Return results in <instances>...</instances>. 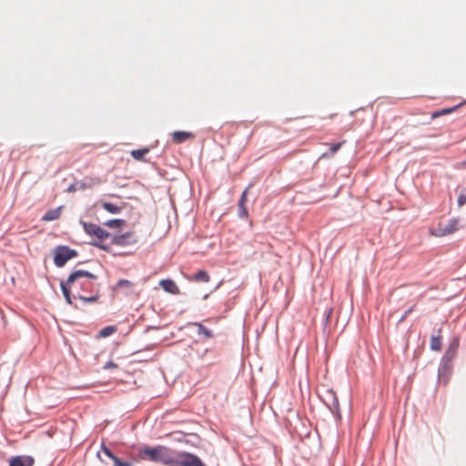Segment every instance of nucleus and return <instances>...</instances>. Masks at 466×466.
Instances as JSON below:
<instances>
[{
	"instance_id": "nucleus-4",
	"label": "nucleus",
	"mask_w": 466,
	"mask_h": 466,
	"mask_svg": "<svg viewBox=\"0 0 466 466\" xmlns=\"http://www.w3.org/2000/svg\"><path fill=\"white\" fill-rule=\"evenodd\" d=\"M460 220L456 218L446 221L441 220L434 228H431L430 233L435 237H445L453 234L460 228Z\"/></svg>"
},
{
	"instance_id": "nucleus-7",
	"label": "nucleus",
	"mask_w": 466,
	"mask_h": 466,
	"mask_svg": "<svg viewBox=\"0 0 466 466\" xmlns=\"http://www.w3.org/2000/svg\"><path fill=\"white\" fill-rule=\"evenodd\" d=\"M137 243V238L134 232H127L125 234L116 235L112 238V244L116 246L135 245Z\"/></svg>"
},
{
	"instance_id": "nucleus-25",
	"label": "nucleus",
	"mask_w": 466,
	"mask_h": 466,
	"mask_svg": "<svg viewBox=\"0 0 466 466\" xmlns=\"http://www.w3.org/2000/svg\"><path fill=\"white\" fill-rule=\"evenodd\" d=\"M466 204V188H463L458 196V206L462 207Z\"/></svg>"
},
{
	"instance_id": "nucleus-9",
	"label": "nucleus",
	"mask_w": 466,
	"mask_h": 466,
	"mask_svg": "<svg viewBox=\"0 0 466 466\" xmlns=\"http://www.w3.org/2000/svg\"><path fill=\"white\" fill-rule=\"evenodd\" d=\"M160 287L167 293L177 295L180 293L179 288L172 279H162L159 282Z\"/></svg>"
},
{
	"instance_id": "nucleus-15",
	"label": "nucleus",
	"mask_w": 466,
	"mask_h": 466,
	"mask_svg": "<svg viewBox=\"0 0 466 466\" xmlns=\"http://www.w3.org/2000/svg\"><path fill=\"white\" fill-rule=\"evenodd\" d=\"M461 106V104L457 105V106H452V107L444 108V109H441V110H440V111L434 112V113L431 115V117H432V118H437V117H439V116H444V115H447V114L452 113V112H454L456 109H458Z\"/></svg>"
},
{
	"instance_id": "nucleus-30",
	"label": "nucleus",
	"mask_w": 466,
	"mask_h": 466,
	"mask_svg": "<svg viewBox=\"0 0 466 466\" xmlns=\"http://www.w3.org/2000/svg\"><path fill=\"white\" fill-rule=\"evenodd\" d=\"M96 184H99V183H100V179H99V178H96Z\"/></svg>"
},
{
	"instance_id": "nucleus-26",
	"label": "nucleus",
	"mask_w": 466,
	"mask_h": 466,
	"mask_svg": "<svg viewBox=\"0 0 466 466\" xmlns=\"http://www.w3.org/2000/svg\"><path fill=\"white\" fill-rule=\"evenodd\" d=\"M113 461H114V466H132V462L121 461L117 457H115Z\"/></svg>"
},
{
	"instance_id": "nucleus-3",
	"label": "nucleus",
	"mask_w": 466,
	"mask_h": 466,
	"mask_svg": "<svg viewBox=\"0 0 466 466\" xmlns=\"http://www.w3.org/2000/svg\"><path fill=\"white\" fill-rule=\"evenodd\" d=\"M81 224L85 232L96 238V241L91 242V244L100 249L107 250V247L101 242L109 237V233L96 224L87 222H81Z\"/></svg>"
},
{
	"instance_id": "nucleus-5",
	"label": "nucleus",
	"mask_w": 466,
	"mask_h": 466,
	"mask_svg": "<svg viewBox=\"0 0 466 466\" xmlns=\"http://www.w3.org/2000/svg\"><path fill=\"white\" fill-rule=\"evenodd\" d=\"M173 466H205V464L193 453L176 451Z\"/></svg>"
},
{
	"instance_id": "nucleus-27",
	"label": "nucleus",
	"mask_w": 466,
	"mask_h": 466,
	"mask_svg": "<svg viewBox=\"0 0 466 466\" xmlns=\"http://www.w3.org/2000/svg\"><path fill=\"white\" fill-rule=\"evenodd\" d=\"M103 453L107 456L108 458H110L112 461L114 460V458L116 457L112 452L111 451L106 447L105 445H102V448H101Z\"/></svg>"
},
{
	"instance_id": "nucleus-17",
	"label": "nucleus",
	"mask_w": 466,
	"mask_h": 466,
	"mask_svg": "<svg viewBox=\"0 0 466 466\" xmlns=\"http://www.w3.org/2000/svg\"><path fill=\"white\" fill-rule=\"evenodd\" d=\"M431 349L432 350H440L441 349V336H432L431 339Z\"/></svg>"
},
{
	"instance_id": "nucleus-29",
	"label": "nucleus",
	"mask_w": 466,
	"mask_h": 466,
	"mask_svg": "<svg viewBox=\"0 0 466 466\" xmlns=\"http://www.w3.org/2000/svg\"><path fill=\"white\" fill-rule=\"evenodd\" d=\"M116 368H117V365L114 361H112V360L107 361L104 365V369L105 370L116 369Z\"/></svg>"
},
{
	"instance_id": "nucleus-19",
	"label": "nucleus",
	"mask_w": 466,
	"mask_h": 466,
	"mask_svg": "<svg viewBox=\"0 0 466 466\" xmlns=\"http://www.w3.org/2000/svg\"><path fill=\"white\" fill-rule=\"evenodd\" d=\"M92 295L89 297H86L83 294H78L79 299L85 301V302H96L99 298V289L96 292H90Z\"/></svg>"
},
{
	"instance_id": "nucleus-16",
	"label": "nucleus",
	"mask_w": 466,
	"mask_h": 466,
	"mask_svg": "<svg viewBox=\"0 0 466 466\" xmlns=\"http://www.w3.org/2000/svg\"><path fill=\"white\" fill-rule=\"evenodd\" d=\"M344 143H345V141H342V142H339V143L333 144V145L329 147V152L324 153V154L321 156V157H329L334 156V155L339 151V149L341 147V146H342Z\"/></svg>"
},
{
	"instance_id": "nucleus-20",
	"label": "nucleus",
	"mask_w": 466,
	"mask_h": 466,
	"mask_svg": "<svg viewBox=\"0 0 466 466\" xmlns=\"http://www.w3.org/2000/svg\"><path fill=\"white\" fill-rule=\"evenodd\" d=\"M71 287L72 286L67 285V281L61 282V289H62L64 297H65L66 302L69 304H72V300H71V297H70V290H69Z\"/></svg>"
},
{
	"instance_id": "nucleus-28",
	"label": "nucleus",
	"mask_w": 466,
	"mask_h": 466,
	"mask_svg": "<svg viewBox=\"0 0 466 466\" xmlns=\"http://www.w3.org/2000/svg\"><path fill=\"white\" fill-rule=\"evenodd\" d=\"M416 304H413L409 309H407L400 319V322H402L408 317V315L414 310Z\"/></svg>"
},
{
	"instance_id": "nucleus-1",
	"label": "nucleus",
	"mask_w": 466,
	"mask_h": 466,
	"mask_svg": "<svg viewBox=\"0 0 466 466\" xmlns=\"http://www.w3.org/2000/svg\"><path fill=\"white\" fill-rule=\"evenodd\" d=\"M175 455L176 451L162 445L156 447L146 446L139 451V456L142 460L162 463L167 466L174 465Z\"/></svg>"
},
{
	"instance_id": "nucleus-18",
	"label": "nucleus",
	"mask_w": 466,
	"mask_h": 466,
	"mask_svg": "<svg viewBox=\"0 0 466 466\" xmlns=\"http://www.w3.org/2000/svg\"><path fill=\"white\" fill-rule=\"evenodd\" d=\"M102 207L104 208V209H106L107 212L109 213H112V214H117L121 211V208L115 205V204H112V203H108V202H104L102 204Z\"/></svg>"
},
{
	"instance_id": "nucleus-8",
	"label": "nucleus",
	"mask_w": 466,
	"mask_h": 466,
	"mask_svg": "<svg viewBox=\"0 0 466 466\" xmlns=\"http://www.w3.org/2000/svg\"><path fill=\"white\" fill-rule=\"evenodd\" d=\"M34 463L35 459L27 455L15 456L9 461V466H33Z\"/></svg>"
},
{
	"instance_id": "nucleus-11",
	"label": "nucleus",
	"mask_w": 466,
	"mask_h": 466,
	"mask_svg": "<svg viewBox=\"0 0 466 466\" xmlns=\"http://www.w3.org/2000/svg\"><path fill=\"white\" fill-rule=\"evenodd\" d=\"M248 188L245 189L238 201V216L243 218H247L248 216V209L246 208Z\"/></svg>"
},
{
	"instance_id": "nucleus-21",
	"label": "nucleus",
	"mask_w": 466,
	"mask_h": 466,
	"mask_svg": "<svg viewBox=\"0 0 466 466\" xmlns=\"http://www.w3.org/2000/svg\"><path fill=\"white\" fill-rule=\"evenodd\" d=\"M126 224V221L124 219H110L107 220L105 225L108 228H121Z\"/></svg>"
},
{
	"instance_id": "nucleus-14",
	"label": "nucleus",
	"mask_w": 466,
	"mask_h": 466,
	"mask_svg": "<svg viewBox=\"0 0 466 466\" xmlns=\"http://www.w3.org/2000/svg\"><path fill=\"white\" fill-rule=\"evenodd\" d=\"M149 152V149L147 147L141 148V149H135L131 151V156L136 159L142 161L144 160V157Z\"/></svg>"
},
{
	"instance_id": "nucleus-12",
	"label": "nucleus",
	"mask_w": 466,
	"mask_h": 466,
	"mask_svg": "<svg viewBox=\"0 0 466 466\" xmlns=\"http://www.w3.org/2000/svg\"><path fill=\"white\" fill-rule=\"evenodd\" d=\"M190 280L195 282H208L210 280V277L206 270H198L192 277L189 278Z\"/></svg>"
},
{
	"instance_id": "nucleus-23",
	"label": "nucleus",
	"mask_w": 466,
	"mask_h": 466,
	"mask_svg": "<svg viewBox=\"0 0 466 466\" xmlns=\"http://www.w3.org/2000/svg\"><path fill=\"white\" fill-rule=\"evenodd\" d=\"M115 331H116V328H115L114 326H107V327H105V328H103V329L99 331V337H101V338L108 337V336H110L111 334H113Z\"/></svg>"
},
{
	"instance_id": "nucleus-10",
	"label": "nucleus",
	"mask_w": 466,
	"mask_h": 466,
	"mask_svg": "<svg viewBox=\"0 0 466 466\" xmlns=\"http://www.w3.org/2000/svg\"><path fill=\"white\" fill-rule=\"evenodd\" d=\"M194 134L187 131H175L172 133V140L176 144H181L186 140L194 138Z\"/></svg>"
},
{
	"instance_id": "nucleus-2",
	"label": "nucleus",
	"mask_w": 466,
	"mask_h": 466,
	"mask_svg": "<svg viewBox=\"0 0 466 466\" xmlns=\"http://www.w3.org/2000/svg\"><path fill=\"white\" fill-rule=\"evenodd\" d=\"M97 277L86 270L79 269L72 272L67 279V285L79 288L84 292H96L99 285Z\"/></svg>"
},
{
	"instance_id": "nucleus-6",
	"label": "nucleus",
	"mask_w": 466,
	"mask_h": 466,
	"mask_svg": "<svg viewBox=\"0 0 466 466\" xmlns=\"http://www.w3.org/2000/svg\"><path fill=\"white\" fill-rule=\"evenodd\" d=\"M77 256V252L67 246H58L54 250V263L56 267H63L68 260Z\"/></svg>"
},
{
	"instance_id": "nucleus-13",
	"label": "nucleus",
	"mask_w": 466,
	"mask_h": 466,
	"mask_svg": "<svg viewBox=\"0 0 466 466\" xmlns=\"http://www.w3.org/2000/svg\"><path fill=\"white\" fill-rule=\"evenodd\" d=\"M61 209H62V207H59L57 208H55V209H50L48 210L42 218V220L44 221H52V220H56V219H58L61 216Z\"/></svg>"
},
{
	"instance_id": "nucleus-22",
	"label": "nucleus",
	"mask_w": 466,
	"mask_h": 466,
	"mask_svg": "<svg viewBox=\"0 0 466 466\" xmlns=\"http://www.w3.org/2000/svg\"><path fill=\"white\" fill-rule=\"evenodd\" d=\"M197 327H198V335H203L204 337H206L208 339L212 338V336H213L212 332L208 328H206L204 325L197 324Z\"/></svg>"
},
{
	"instance_id": "nucleus-24",
	"label": "nucleus",
	"mask_w": 466,
	"mask_h": 466,
	"mask_svg": "<svg viewBox=\"0 0 466 466\" xmlns=\"http://www.w3.org/2000/svg\"><path fill=\"white\" fill-rule=\"evenodd\" d=\"M133 286H134V284L127 279H119L116 283V288H118V289L123 288V289H132Z\"/></svg>"
}]
</instances>
